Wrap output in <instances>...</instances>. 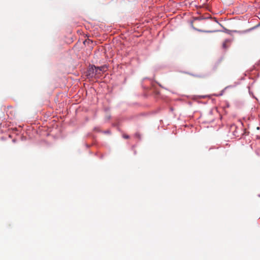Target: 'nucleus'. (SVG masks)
Wrapping results in <instances>:
<instances>
[{"mask_svg": "<svg viewBox=\"0 0 260 260\" xmlns=\"http://www.w3.org/2000/svg\"><path fill=\"white\" fill-rule=\"evenodd\" d=\"M136 136H138V137H139V134H136Z\"/></svg>", "mask_w": 260, "mask_h": 260, "instance_id": "obj_15", "label": "nucleus"}, {"mask_svg": "<svg viewBox=\"0 0 260 260\" xmlns=\"http://www.w3.org/2000/svg\"><path fill=\"white\" fill-rule=\"evenodd\" d=\"M222 27L223 28V30H221V31H223V32H225V33H226V34H228L229 35H231L232 32H239L238 31L236 30H229L228 29H226V28H225L223 26Z\"/></svg>", "mask_w": 260, "mask_h": 260, "instance_id": "obj_2", "label": "nucleus"}, {"mask_svg": "<svg viewBox=\"0 0 260 260\" xmlns=\"http://www.w3.org/2000/svg\"><path fill=\"white\" fill-rule=\"evenodd\" d=\"M206 19H210V18H211V16H210V17H209V16H208L207 17H206Z\"/></svg>", "mask_w": 260, "mask_h": 260, "instance_id": "obj_13", "label": "nucleus"}, {"mask_svg": "<svg viewBox=\"0 0 260 260\" xmlns=\"http://www.w3.org/2000/svg\"><path fill=\"white\" fill-rule=\"evenodd\" d=\"M231 86H228L226 87H225L223 90H222L220 92V93L218 94H216V96H221L223 95L224 91L228 88L230 87Z\"/></svg>", "mask_w": 260, "mask_h": 260, "instance_id": "obj_6", "label": "nucleus"}, {"mask_svg": "<svg viewBox=\"0 0 260 260\" xmlns=\"http://www.w3.org/2000/svg\"><path fill=\"white\" fill-rule=\"evenodd\" d=\"M105 68L104 67H96L95 66V70L97 71V74H100L101 72L105 71Z\"/></svg>", "mask_w": 260, "mask_h": 260, "instance_id": "obj_3", "label": "nucleus"}, {"mask_svg": "<svg viewBox=\"0 0 260 260\" xmlns=\"http://www.w3.org/2000/svg\"><path fill=\"white\" fill-rule=\"evenodd\" d=\"M104 133L105 134H110V131H106L104 132Z\"/></svg>", "mask_w": 260, "mask_h": 260, "instance_id": "obj_12", "label": "nucleus"}, {"mask_svg": "<svg viewBox=\"0 0 260 260\" xmlns=\"http://www.w3.org/2000/svg\"><path fill=\"white\" fill-rule=\"evenodd\" d=\"M214 19L215 22L218 23L221 26H222V24L218 22V21L217 20L216 18H214Z\"/></svg>", "mask_w": 260, "mask_h": 260, "instance_id": "obj_8", "label": "nucleus"}, {"mask_svg": "<svg viewBox=\"0 0 260 260\" xmlns=\"http://www.w3.org/2000/svg\"><path fill=\"white\" fill-rule=\"evenodd\" d=\"M13 142H15V139H13Z\"/></svg>", "mask_w": 260, "mask_h": 260, "instance_id": "obj_17", "label": "nucleus"}, {"mask_svg": "<svg viewBox=\"0 0 260 260\" xmlns=\"http://www.w3.org/2000/svg\"><path fill=\"white\" fill-rule=\"evenodd\" d=\"M258 24L259 25V27H260V23H258Z\"/></svg>", "mask_w": 260, "mask_h": 260, "instance_id": "obj_20", "label": "nucleus"}, {"mask_svg": "<svg viewBox=\"0 0 260 260\" xmlns=\"http://www.w3.org/2000/svg\"><path fill=\"white\" fill-rule=\"evenodd\" d=\"M229 40H226L225 41V42L223 43V44H222V47H223V48L225 49V48H226L228 47L226 46V45L225 43H226V42H229Z\"/></svg>", "mask_w": 260, "mask_h": 260, "instance_id": "obj_7", "label": "nucleus"}, {"mask_svg": "<svg viewBox=\"0 0 260 260\" xmlns=\"http://www.w3.org/2000/svg\"><path fill=\"white\" fill-rule=\"evenodd\" d=\"M97 75V71L95 70L94 65H89V68L87 71V76L88 78H92Z\"/></svg>", "mask_w": 260, "mask_h": 260, "instance_id": "obj_1", "label": "nucleus"}, {"mask_svg": "<svg viewBox=\"0 0 260 260\" xmlns=\"http://www.w3.org/2000/svg\"><path fill=\"white\" fill-rule=\"evenodd\" d=\"M256 129H257V130H259V127H256Z\"/></svg>", "mask_w": 260, "mask_h": 260, "instance_id": "obj_16", "label": "nucleus"}, {"mask_svg": "<svg viewBox=\"0 0 260 260\" xmlns=\"http://www.w3.org/2000/svg\"><path fill=\"white\" fill-rule=\"evenodd\" d=\"M193 28L198 31L205 32H216V31H218V30H203L196 28L194 27H193Z\"/></svg>", "mask_w": 260, "mask_h": 260, "instance_id": "obj_5", "label": "nucleus"}, {"mask_svg": "<svg viewBox=\"0 0 260 260\" xmlns=\"http://www.w3.org/2000/svg\"><path fill=\"white\" fill-rule=\"evenodd\" d=\"M193 76H195V77H200V78H202V77H204V76L203 75H192Z\"/></svg>", "mask_w": 260, "mask_h": 260, "instance_id": "obj_9", "label": "nucleus"}, {"mask_svg": "<svg viewBox=\"0 0 260 260\" xmlns=\"http://www.w3.org/2000/svg\"><path fill=\"white\" fill-rule=\"evenodd\" d=\"M123 138L124 139H128L129 138V136L127 135H123Z\"/></svg>", "mask_w": 260, "mask_h": 260, "instance_id": "obj_10", "label": "nucleus"}, {"mask_svg": "<svg viewBox=\"0 0 260 260\" xmlns=\"http://www.w3.org/2000/svg\"><path fill=\"white\" fill-rule=\"evenodd\" d=\"M198 19L199 20H204V19H206V18L202 16V17L199 18Z\"/></svg>", "mask_w": 260, "mask_h": 260, "instance_id": "obj_11", "label": "nucleus"}, {"mask_svg": "<svg viewBox=\"0 0 260 260\" xmlns=\"http://www.w3.org/2000/svg\"><path fill=\"white\" fill-rule=\"evenodd\" d=\"M259 27V25L257 24V25H256L254 26L253 27H251V28H249V29H246V30H244V32H245V33H246V32H249V31H252V30H254V29H256V28H258V27Z\"/></svg>", "mask_w": 260, "mask_h": 260, "instance_id": "obj_4", "label": "nucleus"}, {"mask_svg": "<svg viewBox=\"0 0 260 260\" xmlns=\"http://www.w3.org/2000/svg\"><path fill=\"white\" fill-rule=\"evenodd\" d=\"M110 117H111L110 116H108L107 117V118L108 119H109L110 118Z\"/></svg>", "mask_w": 260, "mask_h": 260, "instance_id": "obj_14", "label": "nucleus"}, {"mask_svg": "<svg viewBox=\"0 0 260 260\" xmlns=\"http://www.w3.org/2000/svg\"><path fill=\"white\" fill-rule=\"evenodd\" d=\"M134 154H136V151H134Z\"/></svg>", "mask_w": 260, "mask_h": 260, "instance_id": "obj_18", "label": "nucleus"}, {"mask_svg": "<svg viewBox=\"0 0 260 260\" xmlns=\"http://www.w3.org/2000/svg\"><path fill=\"white\" fill-rule=\"evenodd\" d=\"M249 92L250 94H252L251 92L250 91H249Z\"/></svg>", "mask_w": 260, "mask_h": 260, "instance_id": "obj_19", "label": "nucleus"}]
</instances>
